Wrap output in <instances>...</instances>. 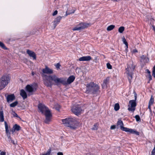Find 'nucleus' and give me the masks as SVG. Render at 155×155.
I'll return each mask as SVG.
<instances>
[{
  "instance_id": "nucleus-49",
  "label": "nucleus",
  "mask_w": 155,
  "mask_h": 155,
  "mask_svg": "<svg viewBox=\"0 0 155 155\" xmlns=\"http://www.w3.org/2000/svg\"><path fill=\"white\" fill-rule=\"evenodd\" d=\"M134 97H135V100H135V101L137 99V94H134Z\"/></svg>"
},
{
  "instance_id": "nucleus-47",
  "label": "nucleus",
  "mask_w": 155,
  "mask_h": 155,
  "mask_svg": "<svg viewBox=\"0 0 155 155\" xmlns=\"http://www.w3.org/2000/svg\"><path fill=\"white\" fill-rule=\"evenodd\" d=\"M146 71L149 74V75H150V72L148 69H147Z\"/></svg>"
},
{
  "instance_id": "nucleus-55",
  "label": "nucleus",
  "mask_w": 155,
  "mask_h": 155,
  "mask_svg": "<svg viewBox=\"0 0 155 155\" xmlns=\"http://www.w3.org/2000/svg\"><path fill=\"white\" fill-rule=\"evenodd\" d=\"M152 26H153V30L155 31V27L153 25Z\"/></svg>"
},
{
  "instance_id": "nucleus-5",
  "label": "nucleus",
  "mask_w": 155,
  "mask_h": 155,
  "mask_svg": "<svg viewBox=\"0 0 155 155\" xmlns=\"http://www.w3.org/2000/svg\"><path fill=\"white\" fill-rule=\"evenodd\" d=\"M117 124V128L120 127V129L123 131L126 132H129L130 133L134 134L137 135H138L139 134V132L137 131L131 129H129L124 127V124L122 121L120 120H118Z\"/></svg>"
},
{
  "instance_id": "nucleus-32",
  "label": "nucleus",
  "mask_w": 155,
  "mask_h": 155,
  "mask_svg": "<svg viewBox=\"0 0 155 155\" xmlns=\"http://www.w3.org/2000/svg\"><path fill=\"white\" fill-rule=\"evenodd\" d=\"M92 130H96L97 129V124H95L94 127L93 128H92Z\"/></svg>"
},
{
  "instance_id": "nucleus-4",
  "label": "nucleus",
  "mask_w": 155,
  "mask_h": 155,
  "mask_svg": "<svg viewBox=\"0 0 155 155\" xmlns=\"http://www.w3.org/2000/svg\"><path fill=\"white\" fill-rule=\"evenodd\" d=\"M86 92L87 93H95L99 89V87L94 82H91L87 84Z\"/></svg>"
},
{
  "instance_id": "nucleus-37",
  "label": "nucleus",
  "mask_w": 155,
  "mask_h": 155,
  "mask_svg": "<svg viewBox=\"0 0 155 155\" xmlns=\"http://www.w3.org/2000/svg\"><path fill=\"white\" fill-rule=\"evenodd\" d=\"M109 80V78H107L106 79L104 80L103 83L104 84H107Z\"/></svg>"
},
{
  "instance_id": "nucleus-33",
  "label": "nucleus",
  "mask_w": 155,
  "mask_h": 155,
  "mask_svg": "<svg viewBox=\"0 0 155 155\" xmlns=\"http://www.w3.org/2000/svg\"><path fill=\"white\" fill-rule=\"evenodd\" d=\"M152 75L155 78V65L153 68L152 71Z\"/></svg>"
},
{
  "instance_id": "nucleus-28",
  "label": "nucleus",
  "mask_w": 155,
  "mask_h": 155,
  "mask_svg": "<svg viewBox=\"0 0 155 155\" xmlns=\"http://www.w3.org/2000/svg\"><path fill=\"white\" fill-rule=\"evenodd\" d=\"M6 135L8 137V139H7V141L8 142L10 143L11 142V140H12L10 136V133L7 134H6Z\"/></svg>"
},
{
  "instance_id": "nucleus-36",
  "label": "nucleus",
  "mask_w": 155,
  "mask_h": 155,
  "mask_svg": "<svg viewBox=\"0 0 155 155\" xmlns=\"http://www.w3.org/2000/svg\"><path fill=\"white\" fill-rule=\"evenodd\" d=\"M107 68L108 69H111L112 68V67L111 65L109 63H107Z\"/></svg>"
},
{
  "instance_id": "nucleus-13",
  "label": "nucleus",
  "mask_w": 155,
  "mask_h": 155,
  "mask_svg": "<svg viewBox=\"0 0 155 155\" xmlns=\"http://www.w3.org/2000/svg\"><path fill=\"white\" fill-rule=\"evenodd\" d=\"M7 101L8 102H11L14 100L15 97L14 94L8 95L6 97Z\"/></svg>"
},
{
  "instance_id": "nucleus-10",
  "label": "nucleus",
  "mask_w": 155,
  "mask_h": 155,
  "mask_svg": "<svg viewBox=\"0 0 155 155\" xmlns=\"http://www.w3.org/2000/svg\"><path fill=\"white\" fill-rule=\"evenodd\" d=\"M71 110L74 114L77 116L79 115L81 111V109L79 105L73 107Z\"/></svg>"
},
{
  "instance_id": "nucleus-29",
  "label": "nucleus",
  "mask_w": 155,
  "mask_h": 155,
  "mask_svg": "<svg viewBox=\"0 0 155 155\" xmlns=\"http://www.w3.org/2000/svg\"><path fill=\"white\" fill-rule=\"evenodd\" d=\"M152 96L151 98L149 101V104L150 105H152L154 102V99L152 98Z\"/></svg>"
},
{
  "instance_id": "nucleus-21",
  "label": "nucleus",
  "mask_w": 155,
  "mask_h": 155,
  "mask_svg": "<svg viewBox=\"0 0 155 155\" xmlns=\"http://www.w3.org/2000/svg\"><path fill=\"white\" fill-rule=\"evenodd\" d=\"M122 41L123 43L125 44L126 46V52H127L128 49V43L127 41H126V40L124 37H123L122 38Z\"/></svg>"
},
{
  "instance_id": "nucleus-34",
  "label": "nucleus",
  "mask_w": 155,
  "mask_h": 155,
  "mask_svg": "<svg viewBox=\"0 0 155 155\" xmlns=\"http://www.w3.org/2000/svg\"><path fill=\"white\" fill-rule=\"evenodd\" d=\"M135 118L136 119V120L137 121H140V119L138 115H136L135 116Z\"/></svg>"
},
{
  "instance_id": "nucleus-56",
  "label": "nucleus",
  "mask_w": 155,
  "mask_h": 155,
  "mask_svg": "<svg viewBox=\"0 0 155 155\" xmlns=\"http://www.w3.org/2000/svg\"><path fill=\"white\" fill-rule=\"evenodd\" d=\"M97 59V57H96L95 58V59Z\"/></svg>"
},
{
  "instance_id": "nucleus-35",
  "label": "nucleus",
  "mask_w": 155,
  "mask_h": 155,
  "mask_svg": "<svg viewBox=\"0 0 155 155\" xmlns=\"http://www.w3.org/2000/svg\"><path fill=\"white\" fill-rule=\"evenodd\" d=\"M51 150L50 149H48L46 153L43 154L42 155H49L51 153Z\"/></svg>"
},
{
  "instance_id": "nucleus-39",
  "label": "nucleus",
  "mask_w": 155,
  "mask_h": 155,
  "mask_svg": "<svg viewBox=\"0 0 155 155\" xmlns=\"http://www.w3.org/2000/svg\"><path fill=\"white\" fill-rule=\"evenodd\" d=\"M55 109L57 110H59L60 108V106L59 105H57L55 107Z\"/></svg>"
},
{
  "instance_id": "nucleus-43",
  "label": "nucleus",
  "mask_w": 155,
  "mask_h": 155,
  "mask_svg": "<svg viewBox=\"0 0 155 155\" xmlns=\"http://www.w3.org/2000/svg\"><path fill=\"white\" fill-rule=\"evenodd\" d=\"M155 155V148H154L152 152V153H151V155Z\"/></svg>"
},
{
  "instance_id": "nucleus-1",
  "label": "nucleus",
  "mask_w": 155,
  "mask_h": 155,
  "mask_svg": "<svg viewBox=\"0 0 155 155\" xmlns=\"http://www.w3.org/2000/svg\"><path fill=\"white\" fill-rule=\"evenodd\" d=\"M43 78L45 85L47 87H51L53 84L52 81H54L56 84L58 85L61 83L64 85L68 84L67 80L66 78H59L55 75L47 76L43 74Z\"/></svg>"
},
{
  "instance_id": "nucleus-12",
  "label": "nucleus",
  "mask_w": 155,
  "mask_h": 155,
  "mask_svg": "<svg viewBox=\"0 0 155 155\" xmlns=\"http://www.w3.org/2000/svg\"><path fill=\"white\" fill-rule=\"evenodd\" d=\"M26 53L28 54L29 56L33 58V59H36V55L34 52L29 49H27L26 51Z\"/></svg>"
},
{
  "instance_id": "nucleus-7",
  "label": "nucleus",
  "mask_w": 155,
  "mask_h": 155,
  "mask_svg": "<svg viewBox=\"0 0 155 155\" xmlns=\"http://www.w3.org/2000/svg\"><path fill=\"white\" fill-rule=\"evenodd\" d=\"M90 25V24L85 23H81L76 25L72 28L73 31H79L87 28Z\"/></svg>"
},
{
  "instance_id": "nucleus-31",
  "label": "nucleus",
  "mask_w": 155,
  "mask_h": 155,
  "mask_svg": "<svg viewBox=\"0 0 155 155\" xmlns=\"http://www.w3.org/2000/svg\"><path fill=\"white\" fill-rule=\"evenodd\" d=\"M0 46L5 49H7V48L5 47L4 44L1 42H0Z\"/></svg>"
},
{
  "instance_id": "nucleus-17",
  "label": "nucleus",
  "mask_w": 155,
  "mask_h": 155,
  "mask_svg": "<svg viewBox=\"0 0 155 155\" xmlns=\"http://www.w3.org/2000/svg\"><path fill=\"white\" fill-rule=\"evenodd\" d=\"M75 78V77L73 75L70 76L67 79V83L69 84L73 82Z\"/></svg>"
},
{
  "instance_id": "nucleus-50",
  "label": "nucleus",
  "mask_w": 155,
  "mask_h": 155,
  "mask_svg": "<svg viewBox=\"0 0 155 155\" xmlns=\"http://www.w3.org/2000/svg\"><path fill=\"white\" fill-rule=\"evenodd\" d=\"M151 105H150L149 104V105H148V108L150 110V112L151 111V109H150V106Z\"/></svg>"
},
{
  "instance_id": "nucleus-16",
  "label": "nucleus",
  "mask_w": 155,
  "mask_h": 155,
  "mask_svg": "<svg viewBox=\"0 0 155 155\" xmlns=\"http://www.w3.org/2000/svg\"><path fill=\"white\" fill-rule=\"evenodd\" d=\"M26 90L29 93H31L34 91V89L32 85H27L25 87Z\"/></svg>"
},
{
  "instance_id": "nucleus-38",
  "label": "nucleus",
  "mask_w": 155,
  "mask_h": 155,
  "mask_svg": "<svg viewBox=\"0 0 155 155\" xmlns=\"http://www.w3.org/2000/svg\"><path fill=\"white\" fill-rule=\"evenodd\" d=\"M55 66L57 68V69H59L60 68V67L61 66V65L59 63H58L56 64L55 65Z\"/></svg>"
},
{
  "instance_id": "nucleus-52",
  "label": "nucleus",
  "mask_w": 155,
  "mask_h": 155,
  "mask_svg": "<svg viewBox=\"0 0 155 155\" xmlns=\"http://www.w3.org/2000/svg\"><path fill=\"white\" fill-rule=\"evenodd\" d=\"M133 51L134 53H135V52H137V51L136 49H135L133 50Z\"/></svg>"
},
{
  "instance_id": "nucleus-30",
  "label": "nucleus",
  "mask_w": 155,
  "mask_h": 155,
  "mask_svg": "<svg viewBox=\"0 0 155 155\" xmlns=\"http://www.w3.org/2000/svg\"><path fill=\"white\" fill-rule=\"evenodd\" d=\"M75 10H73L71 12H68L67 11L66 12V15L65 16H66L68 15H70L72 13H74L75 12Z\"/></svg>"
},
{
  "instance_id": "nucleus-15",
  "label": "nucleus",
  "mask_w": 155,
  "mask_h": 155,
  "mask_svg": "<svg viewBox=\"0 0 155 155\" xmlns=\"http://www.w3.org/2000/svg\"><path fill=\"white\" fill-rule=\"evenodd\" d=\"M62 17L59 16L57 17L53 21L54 28H55L57 25L60 22Z\"/></svg>"
},
{
  "instance_id": "nucleus-9",
  "label": "nucleus",
  "mask_w": 155,
  "mask_h": 155,
  "mask_svg": "<svg viewBox=\"0 0 155 155\" xmlns=\"http://www.w3.org/2000/svg\"><path fill=\"white\" fill-rule=\"evenodd\" d=\"M136 105L135 100H130L129 102V105L128 110L129 111L133 112L135 109V107Z\"/></svg>"
},
{
  "instance_id": "nucleus-20",
  "label": "nucleus",
  "mask_w": 155,
  "mask_h": 155,
  "mask_svg": "<svg viewBox=\"0 0 155 155\" xmlns=\"http://www.w3.org/2000/svg\"><path fill=\"white\" fill-rule=\"evenodd\" d=\"M4 120V114L3 111H0V122H3Z\"/></svg>"
},
{
  "instance_id": "nucleus-23",
  "label": "nucleus",
  "mask_w": 155,
  "mask_h": 155,
  "mask_svg": "<svg viewBox=\"0 0 155 155\" xmlns=\"http://www.w3.org/2000/svg\"><path fill=\"white\" fill-rule=\"evenodd\" d=\"M13 128L16 131H18L21 129V127L17 124H15L13 126Z\"/></svg>"
},
{
  "instance_id": "nucleus-18",
  "label": "nucleus",
  "mask_w": 155,
  "mask_h": 155,
  "mask_svg": "<svg viewBox=\"0 0 155 155\" xmlns=\"http://www.w3.org/2000/svg\"><path fill=\"white\" fill-rule=\"evenodd\" d=\"M140 61L141 62L145 63L148 62L149 61V59L144 55H142L140 57Z\"/></svg>"
},
{
  "instance_id": "nucleus-51",
  "label": "nucleus",
  "mask_w": 155,
  "mask_h": 155,
  "mask_svg": "<svg viewBox=\"0 0 155 155\" xmlns=\"http://www.w3.org/2000/svg\"><path fill=\"white\" fill-rule=\"evenodd\" d=\"M149 80H150L152 79V77L151 75H149Z\"/></svg>"
},
{
  "instance_id": "nucleus-3",
  "label": "nucleus",
  "mask_w": 155,
  "mask_h": 155,
  "mask_svg": "<svg viewBox=\"0 0 155 155\" xmlns=\"http://www.w3.org/2000/svg\"><path fill=\"white\" fill-rule=\"evenodd\" d=\"M63 123L67 127H70L71 129H74L76 127V121L74 118L71 117L66 118L62 120Z\"/></svg>"
},
{
  "instance_id": "nucleus-14",
  "label": "nucleus",
  "mask_w": 155,
  "mask_h": 155,
  "mask_svg": "<svg viewBox=\"0 0 155 155\" xmlns=\"http://www.w3.org/2000/svg\"><path fill=\"white\" fill-rule=\"evenodd\" d=\"M91 59V57L89 56H83L82 57L80 58L79 60L80 61H89Z\"/></svg>"
},
{
  "instance_id": "nucleus-11",
  "label": "nucleus",
  "mask_w": 155,
  "mask_h": 155,
  "mask_svg": "<svg viewBox=\"0 0 155 155\" xmlns=\"http://www.w3.org/2000/svg\"><path fill=\"white\" fill-rule=\"evenodd\" d=\"M42 71L43 72V73H42V76L43 74L46 75V74H51L53 73V70L49 68L47 66H46L45 68L42 69ZM50 75H49V76ZM47 76L48 75H47Z\"/></svg>"
},
{
  "instance_id": "nucleus-24",
  "label": "nucleus",
  "mask_w": 155,
  "mask_h": 155,
  "mask_svg": "<svg viewBox=\"0 0 155 155\" xmlns=\"http://www.w3.org/2000/svg\"><path fill=\"white\" fill-rule=\"evenodd\" d=\"M115 26L114 25H111L107 27V31H110L113 30L115 28Z\"/></svg>"
},
{
  "instance_id": "nucleus-44",
  "label": "nucleus",
  "mask_w": 155,
  "mask_h": 155,
  "mask_svg": "<svg viewBox=\"0 0 155 155\" xmlns=\"http://www.w3.org/2000/svg\"><path fill=\"white\" fill-rule=\"evenodd\" d=\"M57 13H58L57 11V10H55L54 12L53 13L52 15L53 16H54V15H57Z\"/></svg>"
},
{
  "instance_id": "nucleus-41",
  "label": "nucleus",
  "mask_w": 155,
  "mask_h": 155,
  "mask_svg": "<svg viewBox=\"0 0 155 155\" xmlns=\"http://www.w3.org/2000/svg\"><path fill=\"white\" fill-rule=\"evenodd\" d=\"M13 115L14 116V117H18V115L14 111H13Z\"/></svg>"
},
{
  "instance_id": "nucleus-53",
  "label": "nucleus",
  "mask_w": 155,
  "mask_h": 155,
  "mask_svg": "<svg viewBox=\"0 0 155 155\" xmlns=\"http://www.w3.org/2000/svg\"><path fill=\"white\" fill-rule=\"evenodd\" d=\"M11 143H13V144H15V143L14 142V141L13 140H12L11 142H10Z\"/></svg>"
},
{
  "instance_id": "nucleus-26",
  "label": "nucleus",
  "mask_w": 155,
  "mask_h": 155,
  "mask_svg": "<svg viewBox=\"0 0 155 155\" xmlns=\"http://www.w3.org/2000/svg\"><path fill=\"white\" fill-rule=\"evenodd\" d=\"M18 103L17 101H15L10 104V106L11 107H15Z\"/></svg>"
},
{
  "instance_id": "nucleus-40",
  "label": "nucleus",
  "mask_w": 155,
  "mask_h": 155,
  "mask_svg": "<svg viewBox=\"0 0 155 155\" xmlns=\"http://www.w3.org/2000/svg\"><path fill=\"white\" fill-rule=\"evenodd\" d=\"M107 86V84H104V83L102 85V87L103 88H105Z\"/></svg>"
},
{
  "instance_id": "nucleus-27",
  "label": "nucleus",
  "mask_w": 155,
  "mask_h": 155,
  "mask_svg": "<svg viewBox=\"0 0 155 155\" xmlns=\"http://www.w3.org/2000/svg\"><path fill=\"white\" fill-rule=\"evenodd\" d=\"M124 30V27L123 26L120 27L118 29V31L120 33H122Z\"/></svg>"
},
{
  "instance_id": "nucleus-8",
  "label": "nucleus",
  "mask_w": 155,
  "mask_h": 155,
  "mask_svg": "<svg viewBox=\"0 0 155 155\" xmlns=\"http://www.w3.org/2000/svg\"><path fill=\"white\" fill-rule=\"evenodd\" d=\"M135 68V66H133L132 64L131 67H128L126 69V73L128 75V78L130 83L131 80L132 78L133 74L132 72L134 70Z\"/></svg>"
},
{
  "instance_id": "nucleus-22",
  "label": "nucleus",
  "mask_w": 155,
  "mask_h": 155,
  "mask_svg": "<svg viewBox=\"0 0 155 155\" xmlns=\"http://www.w3.org/2000/svg\"><path fill=\"white\" fill-rule=\"evenodd\" d=\"M4 123L5 127V132L6 134H10V133L9 132L8 130V127L7 123L6 121H5Z\"/></svg>"
},
{
  "instance_id": "nucleus-46",
  "label": "nucleus",
  "mask_w": 155,
  "mask_h": 155,
  "mask_svg": "<svg viewBox=\"0 0 155 155\" xmlns=\"http://www.w3.org/2000/svg\"><path fill=\"white\" fill-rule=\"evenodd\" d=\"M16 131L15 130L14 128H13V127L12 128L11 131L12 132V133H13L14 132H15V131Z\"/></svg>"
},
{
  "instance_id": "nucleus-19",
  "label": "nucleus",
  "mask_w": 155,
  "mask_h": 155,
  "mask_svg": "<svg viewBox=\"0 0 155 155\" xmlns=\"http://www.w3.org/2000/svg\"><path fill=\"white\" fill-rule=\"evenodd\" d=\"M20 94L22 97L23 99H25L27 97L26 93L25 91L23 89L21 90Z\"/></svg>"
},
{
  "instance_id": "nucleus-45",
  "label": "nucleus",
  "mask_w": 155,
  "mask_h": 155,
  "mask_svg": "<svg viewBox=\"0 0 155 155\" xmlns=\"http://www.w3.org/2000/svg\"><path fill=\"white\" fill-rule=\"evenodd\" d=\"M5 152H1V153H0V154L1 155H6L5 154Z\"/></svg>"
},
{
  "instance_id": "nucleus-48",
  "label": "nucleus",
  "mask_w": 155,
  "mask_h": 155,
  "mask_svg": "<svg viewBox=\"0 0 155 155\" xmlns=\"http://www.w3.org/2000/svg\"><path fill=\"white\" fill-rule=\"evenodd\" d=\"M58 155H63V153L62 152H59L57 153Z\"/></svg>"
},
{
  "instance_id": "nucleus-54",
  "label": "nucleus",
  "mask_w": 155,
  "mask_h": 155,
  "mask_svg": "<svg viewBox=\"0 0 155 155\" xmlns=\"http://www.w3.org/2000/svg\"><path fill=\"white\" fill-rule=\"evenodd\" d=\"M31 74L32 76H33L35 74V73L33 71H32L31 73Z\"/></svg>"
},
{
  "instance_id": "nucleus-2",
  "label": "nucleus",
  "mask_w": 155,
  "mask_h": 155,
  "mask_svg": "<svg viewBox=\"0 0 155 155\" xmlns=\"http://www.w3.org/2000/svg\"><path fill=\"white\" fill-rule=\"evenodd\" d=\"M38 108L39 111L45 116V122L47 124H48L51 121L52 118V114L50 110L44 104L41 103L38 104Z\"/></svg>"
},
{
  "instance_id": "nucleus-42",
  "label": "nucleus",
  "mask_w": 155,
  "mask_h": 155,
  "mask_svg": "<svg viewBox=\"0 0 155 155\" xmlns=\"http://www.w3.org/2000/svg\"><path fill=\"white\" fill-rule=\"evenodd\" d=\"M116 126L115 125H112L110 127V129L111 130H113L115 128Z\"/></svg>"
},
{
  "instance_id": "nucleus-6",
  "label": "nucleus",
  "mask_w": 155,
  "mask_h": 155,
  "mask_svg": "<svg viewBox=\"0 0 155 155\" xmlns=\"http://www.w3.org/2000/svg\"><path fill=\"white\" fill-rule=\"evenodd\" d=\"M9 77L7 74H5L0 78V90L2 89L6 86L10 81Z\"/></svg>"
},
{
  "instance_id": "nucleus-25",
  "label": "nucleus",
  "mask_w": 155,
  "mask_h": 155,
  "mask_svg": "<svg viewBox=\"0 0 155 155\" xmlns=\"http://www.w3.org/2000/svg\"><path fill=\"white\" fill-rule=\"evenodd\" d=\"M120 108L119 105L118 103L116 104L114 106V109L115 110L117 111Z\"/></svg>"
}]
</instances>
